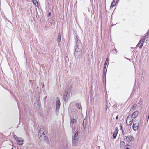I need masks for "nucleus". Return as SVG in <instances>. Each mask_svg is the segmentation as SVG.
<instances>
[{
    "mask_svg": "<svg viewBox=\"0 0 149 149\" xmlns=\"http://www.w3.org/2000/svg\"><path fill=\"white\" fill-rule=\"evenodd\" d=\"M149 118V117H148V119Z\"/></svg>",
    "mask_w": 149,
    "mask_h": 149,
    "instance_id": "2f4dec72",
    "label": "nucleus"
},
{
    "mask_svg": "<svg viewBox=\"0 0 149 149\" xmlns=\"http://www.w3.org/2000/svg\"><path fill=\"white\" fill-rule=\"evenodd\" d=\"M76 107L79 109H81V105L79 103H77L76 104Z\"/></svg>",
    "mask_w": 149,
    "mask_h": 149,
    "instance_id": "412c9836",
    "label": "nucleus"
},
{
    "mask_svg": "<svg viewBox=\"0 0 149 149\" xmlns=\"http://www.w3.org/2000/svg\"><path fill=\"white\" fill-rule=\"evenodd\" d=\"M79 140L78 137H72V143L73 146H76L77 143Z\"/></svg>",
    "mask_w": 149,
    "mask_h": 149,
    "instance_id": "423d86ee",
    "label": "nucleus"
},
{
    "mask_svg": "<svg viewBox=\"0 0 149 149\" xmlns=\"http://www.w3.org/2000/svg\"><path fill=\"white\" fill-rule=\"evenodd\" d=\"M144 41V39H143V40L142 41V43H141L140 45V46L139 47V48L141 49L142 47V46L143 45V42Z\"/></svg>",
    "mask_w": 149,
    "mask_h": 149,
    "instance_id": "4be33fe9",
    "label": "nucleus"
},
{
    "mask_svg": "<svg viewBox=\"0 0 149 149\" xmlns=\"http://www.w3.org/2000/svg\"><path fill=\"white\" fill-rule=\"evenodd\" d=\"M129 147H130V146L128 145H127L125 146V149H129Z\"/></svg>",
    "mask_w": 149,
    "mask_h": 149,
    "instance_id": "b1692460",
    "label": "nucleus"
},
{
    "mask_svg": "<svg viewBox=\"0 0 149 149\" xmlns=\"http://www.w3.org/2000/svg\"><path fill=\"white\" fill-rule=\"evenodd\" d=\"M11 149H13V148H12Z\"/></svg>",
    "mask_w": 149,
    "mask_h": 149,
    "instance_id": "473e14b6",
    "label": "nucleus"
},
{
    "mask_svg": "<svg viewBox=\"0 0 149 149\" xmlns=\"http://www.w3.org/2000/svg\"><path fill=\"white\" fill-rule=\"evenodd\" d=\"M39 137L41 141H44L45 140L46 136L45 133V130L43 129H41L39 132Z\"/></svg>",
    "mask_w": 149,
    "mask_h": 149,
    "instance_id": "f257e3e1",
    "label": "nucleus"
},
{
    "mask_svg": "<svg viewBox=\"0 0 149 149\" xmlns=\"http://www.w3.org/2000/svg\"><path fill=\"white\" fill-rule=\"evenodd\" d=\"M70 96V93L68 91H66L63 94V99L65 101H68Z\"/></svg>",
    "mask_w": 149,
    "mask_h": 149,
    "instance_id": "7ed1b4c3",
    "label": "nucleus"
},
{
    "mask_svg": "<svg viewBox=\"0 0 149 149\" xmlns=\"http://www.w3.org/2000/svg\"><path fill=\"white\" fill-rule=\"evenodd\" d=\"M118 116H117L116 117V119H118Z\"/></svg>",
    "mask_w": 149,
    "mask_h": 149,
    "instance_id": "a878e982",
    "label": "nucleus"
},
{
    "mask_svg": "<svg viewBox=\"0 0 149 149\" xmlns=\"http://www.w3.org/2000/svg\"><path fill=\"white\" fill-rule=\"evenodd\" d=\"M138 112L137 111H136L133 113L131 116L134 119L136 117L138 114Z\"/></svg>",
    "mask_w": 149,
    "mask_h": 149,
    "instance_id": "1a4fd4ad",
    "label": "nucleus"
},
{
    "mask_svg": "<svg viewBox=\"0 0 149 149\" xmlns=\"http://www.w3.org/2000/svg\"><path fill=\"white\" fill-rule=\"evenodd\" d=\"M13 137L14 139L17 141H18V140L20 139L19 138L17 137L16 135H14L13 136Z\"/></svg>",
    "mask_w": 149,
    "mask_h": 149,
    "instance_id": "a211bd4d",
    "label": "nucleus"
},
{
    "mask_svg": "<svg viewBox=\"0 0 149 149\" xmlns=\"http://www.w3.org/2000/svg\"><path fill=\"white\" fill-rule=\"evenodd\" d=\"M70 124L73 129H75V127L74 126L73 124L76 125L77 124V120L74 118H71L70 119Z\"/></svg>",
    "mask_w": 149,
    "mask_h": 149,
    "instance_id": "39448f33",
    "label": "nucleus"
},
{
    "mask_svg": "<svg viewBox=\"0 0 149 149\" xmlns=\"http://www.w3.org/2000/svg\"><path fill=\"white\" fill-rule=\"evenodd\" d=\"M61 40V36L60 34L58 35V37L57 41L58 42H60Z\"/></svg>",
    "mask_w": 149,
    "mask_h": 149,
    "instance_id": "aec40b11",
    "label": "nucleus"
},
{
    "mask_svg": "<svg viewBox=\"0 0 149 149\" xmlns=\"http://www.w3.org/2000/svg\"><path fill=\"white\" fill-rule=\"evenodd\" d=\"M79 44L80 45H81V43H80L79 41L77 40V44H76V45L77 47L79 45Z\"/></svg>",
    "mask_w": 149,
    "mask_h": 149,
    "instance_id": "5701e85b",
    "label": "nucleus"
},
{
    "mask_svg": "<svg viewBox=\"0 0 149 149\" xmlns=\"http://www.w3.org/2000/svg\"><path fill=\"white\" fill-rule=\"evenodd\" d=\"M75 53H76V49H75Z\"/></svg>",
    "mask_w": 149,
    "mask_h": 149,
    "instance_id": "c85d7f7f",
    "label": "nucleus"
},
{
    "mask_svg": "<svg viewBox=\"0 0 149 149\" xmlns=\"http://www.w3.org/2000/svg\"><path fill=\"white\" fill-rule=\"evenodd\" d=\"M33 3L36 6H38V3L36 0H32Z\"/></svg>",
    "mask_w": 149,
    "mask_h": 149,
    "instance_id": "f3484780",
    "label": "nucleus"
},
{
    "mask_svg": "<svg viewBox=\"0 0 149 149\" xmlns=\"http://www.w3.org/2000/svg\"><path fill=\"white\" fill-rule=\"evenodd\" d=\"M13 137L14 139L17 141H18V140L20 139L19 138L17 137L16 135H14L13 136Z\"/></svg>",
    "mask_w": 149,
    "mask_h": 149,
    "instance_id": "6ab92c4d",
    "label": "nucleus"
},
{
    "mask_svg": "<svg viewBox=\"0 0 149 149\" xmlns=\"http://www.w3.org/2000/svg\"><path fill=\"white\" fill-rule=\"evenodd\" d=\"M78 133H79L78 131L77 130L76 131V133H75V134L73 136H72L75 137H78Z\"/></svg>",
    "mask_w": 149,
    "mask_h": 149,
    "instance_id": "dca6fc26",
    "label": "nucleus"
},
{
    "mask_svg": "<svg viewBox=\"0 0 149 149\" xmlns=\"http://www.w3.org/2000/svg\"><path fill=\"white\" fill-rule=\"evenodd\" d=\"M60 106V102L59 100L57 98L56 100V112H58Z\"/></svg>",
    "mask_w": 149,
    "mask_h": 149,
    "instance_id": "0eeeda50",
    "label": "nucleus"
},
{
    "mask_svg": "<svg viewBox=\"0 0 149 149\" xmlns=\"http://www.w3.org/2000/svg\"><path fill=\"white\" fill-rule=\"evenodd\" d=\"M139 124V121L138 120L136 119L134 121L133 124L132 126V128L134 130L136 131L138 130Z\"/></svg>",
    "mask_w": 149,
    "mask_h": 149,
    "instance_id": "f03ea898",
    "label": "nucleus"
},
{
    "mask_svg": "<svg viewBox=\"0 0 149 149\" xmlns=\"http://www.w3.org/2000/svg\"><path fill=\"white\" fill-rule=\"evenodd\" d=\"M108 61H109V59L108 58H107L106 59V60L105 61V64L104 65V72L106 68V66L107 65V63Z\"/></svg>",
    "mask_w": 149,
    "mask_h": 149,
    "instance_id": "4468645a",
    "label": "nucleus"
},
{
    "mask_svg": "<svg viewBox=\"0 0 149 149\" xmlns=\"http://www.w3.org/2000/svg\"><path fill=\"white\" fill-rule=\"evenodd\" d=\"M125 145V143L123 141H121L120 143V148L122 147L123 148L124 146Z\"/></svg>",
    "mask_w": 149,
    "mask_h": 149,
    "instance_id": "ddd939ff",
    "label": "nucleus"
},
{
    "mask_svg": "<svg viewBox=\"0 0 149 149\" xmlns=\"http://www.w3.org/2000/svg\"><path fill=\"white\" fill-rule=\"evenodd\" d=\"M117 132H118L117 129L116 128V130L114 131L113 134V137L115 139L116 137L117 136Z\"/></svg>",
    "mask_w": 149,
    "mask_h": 149,
    "instance_id": "f8f14e48",
    "label": "nucleus"
},
{
    "mask_svg": "<svg viewBox=\"0 0 149 149\" xmlns=\"http://www.w3.org/2000/svg\"><path fill=\"white\" fill-rule=\"evenodd\" d=\"M50 15H51V14H50V13H49V15H48V16H50Z\"/></svg>",
    "mask_w": 149,
    "mask_h": 149,
    "instance_id": "bb28decb",
    "label": "nucleus"
},
{
    "mask_svg": "<svg viewBox=\"0 0 149 149\" xmlns=\"http://www.w3.org/2000/svg\"><path fill=\"white\" fill-rule=\"evenodd\" d=\"M83 127L85 129L86 127V119H84L83 121Z\"/></svg>",
    "mask_w": 149,
    "mask_h": 149,
    "instance_id": "9b49d317",
    "label": "nucleus"
},
{
    "mask_svg": "<svg viewBox=\"0 0 149 149\" xmlns=\"http://www.w3.org/2000/svg\"><path fill=\"white\" fill-rule=\"evenodd\" d=\"M148 33H149V31L148 32Z\"/></svg>",
    "mask_w": 149,
    "mask_h": 149,
    "instance_id": "7c9ffc66",
    "label": "nucleus"
},
{
    "mask_svg": "<svg viewBox=\"0 0 149 149\" xmlns=\"http://www.w3.org/2000/svg\"><path fill=\"white\" fill-rule=\"evenodd\" d=\"M81 52H82V51H81V52H80V54H81Z\"/></svg>",
    "mask_w": 149,
    "mask_h": 149,
    "instance_id": "cd10ccee",
    "label": "nucleus"
},
{
    "mask_svg": "<svg viewBox=\"0 0 149 149\" xmlns=\"http://www.w3.org/2000/svg\"><path fill=\"white\" fill-rule=\"evenodd\" d=\"M78 127H79H79H80L79 126H78Z\"/></svg>",
    "mask_w": 149,
    "mask_h": 149,
    "instance_id": "c756f323",
    "label": "nucleus"
},
{
    "mask_svg": "<svg viewBox=\"0 0 149 149\" xmlns=\"http://www.w3.org/2000/svg\"><path fill=\"white\" fill-rule=\"evenodd\" d=\"M125 140L128 143L130 144L132 141H133V138L132 136H129L126 137Z\"/></svg>",
    "mask_w": 149,
    "mask_h": 149,
    "instance_id": "6e6552de",
    "label": "nucleus"
},
{
    "mask_svg": "<svg viewBox=\"0 0 149 149\" xmlns=\"http://www.w3.org/2000/svg\"><path fill=\"white\" fill-rule=\"evenodd\" d=\"M17 144L19 145H22L23 144V143L24 141V140H19L17 141Z\"/></svg>",
    "mask_w": 149,
    "mask_h": 149,
    "instance_id": "9d476101",
    "label": "nucleus"
},
{
    "mask_svg": "<svg viewBox=\"0 0 149 149\" xmlns=\"http://www.w3.org/2000/svg\"><path fill=\"white\" fill-rule=\"evenodd\" d=\"M116 1H117V0H113V2L112 3L111 5L110 6L111 8H112L114 6L116 5Z\"/></svg>",
    "mask_w": 149,
    "mask_h": 149,
    "instance_id": "2eb2a0df",
    "label": "nucleus"
},
{
    "mask_svg": "<svg viewBox=\"0 0 149 149\" xmlns=\"http://www.w3.org/2000/svg\"><path fill=\"white\" fill-rule=\"evenodd\" d=\"M133 120L134 119L131 116H128L126 121L127 124L128 125H131L133 122Z\"/></svg>",
    "mask_w": 149,
    "mask_h": 149,
    "instance_id": "20e7f679",
    "label": "nucleus"
},
{
    "mask_svg": "<svg viewBox=\"0 0 149 149\" xmlns=\"http://www.w3.org/2000/svg\"><path fill=\"white\" fill-rule=\"evenodd\" d=\"M120 129L121 130H122V126L121 125H120Z\"/></svg>",
    "mask_w": 149,
    "mask_h": 149,
    "instance_id": "393cba45",
    "label": "nucleus"
}]
</instances>
